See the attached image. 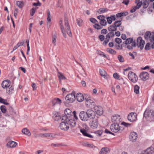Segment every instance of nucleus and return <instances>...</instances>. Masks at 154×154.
<instances>
[{
  "instance_id": "nucleus-15",
  "label": "nucleus",
  "mask_w": 154,
  "mask_h": 154,
  "mask_svg": "<svg viewBox=\"0 0 154 154\" xmlns=\"http://www.w3.org/2000/svg\"><path fill=\"white\" fill-rule=\"evenodd\" d=\"M94 109L96 114L99 116L102 115L103 112L102 106H95Z\"/></svg>"
},
{
  "instance_id": "nucleus-37",
  "label": "nucleus",
  "mask_w": 154,
  "mask_h": 154,
  "mask_svg": "<svg viewBox=\"0 0 154 154\" xmlns=\"http://www.w3.org/2000/svg\"><path fill=\"white\" fill-rule=\"evenodd\" d=\"M139 87L137 85H135L134 88V91L135 93L137 94H138L139 93Z\"/></svg>"
},
{
  "instance_id": "nucleus-3",
  "label": "nucleus",
  "mask_w": 154,
  "mask_h": 154,
  "mask_svg": "<svg viewBox=\"0 0 154 154\" xmlns=\"http://www.w3.org/2000/svg\"><path fill=\"white\" fill-rule=\"evenodd\" d=\"M64 23L66 32L70 37H71L72 36V34L70 26L68 22V19L66 17H65Z\"/></svg>"
},
{
  "instance_id": "nucleus-58",
  "label": "nucleus",
  "mask_w": 154,
  "mask_h": 154,
  "mask_svg": "<svg viewBox=\"0 0 154 154\" xmlns=\"http://www.w3.org/2000/svg\"><path fill=\"white\" fill-rule=\"evenodd\" d=\"M24 43V41H22V42H19L17 45V47H18L22 46L23 45Z\"/></svg>"
},
{
  "instance_id": "nucleus-33",
  "label": "nucleus",
  "mask_w": 154,
  "mask_h": 154,
  "mask_svg": "<svg viewBox=\"0 0 154 154\" xmlns=\"http://www.w3.org/2000/svg\"><path fill=\"white\" fill-rule=\"evenodd\" d=\"M76 22L77 25L79 26H81L83 23V20L81 19L80 18L76 19Z\"/></svg>"
},
{
  "instance_id": "nucleus-10",
  "label": "nucleus",
  "mask_w": 154,
  "mask_h": 154,
  "mask_svg": "<svg viewBox=\"0 0 154 154\" xmlns=\"http://www.w3.org/2000/svg\"><path fill=\"white\" fill-rule=\"evenodd\" d=\"M86 114L88 118L91 119H94L96 116L95 112L91 109H88L86 112Z\"/></svg>"
},
{
  "instance_id": "nucleus-60",
  "label": "nucleus",
  "mask_w": 154,
  "mask_h": 154,
  "mask_svg": "<svg viewBox=\"0 0 154 154\" xmlns=\"http://www.w3.org/2000/svg\"><path fill=\"white\" fill-rule=\"evenodd\" d=\"M142 3L141 1L140 2H138V3L137 4V5L135 6L137 9H139L140 8L141 6Z\"/></svg>"
},
{
  "instance_id": "nucleus-30",
  "label": "nucleus",
  "mask_w": 154,
  "mask_h": 154,
  "mask_svg": "<svg viewBox=\"0 0 154 154\" xmlns=\"http://www.w3.org/2000/svg\"><path fill=\"white\" fill-rule=\"evenodd\" d=\"M117 28L113 24L110 26L108 27V29L110 32H113L116 31Z\"/></svg>"
},
{
  "instance_id": "nucleus-59",
  "label": "nucleus",
  "mask_w": 154,
  "mask_h": 154,
  "mask_svg": "<svg viewBox=\"0 0 154 154\" xmlns=\"http://www.w3.org/2000/svg\"><path fill=\"white\" fill-rule=\"evenodd\" d=\"M107 31L106 29H103L101 31V33L102 34H105L107 33Z\"/></svg>"
},
{
  "instance_id": "nucleus-22",
  "label": "nucleus",
  "mask_w": 154,
  "mask_h": 154,
  "mask_svg": "<svg viewBox=\"0 0 154 154\" xmlns=\"http://www.w3.org/2000/svg\"><path fill=\"white\" fill-rule=\"evenodd\" d=\"M143 154H152L154 153V149L152 147L147 148L144 152Z\"/></svg>"
},
{
  "instance_id": "nucleus-13",
  "label": "nucleus",
  "mask_w": 154,
  "mask_h": 154,
  "mask_svg": "<svg viewBox=\"0 0 154 154\" xmlns=\"http://www.w3.org/2000/svg\"><path fill=\"white\" fill-rule=\"evenodd\" d=\"M51 102L53 106L60 105L62 103L61 100L60 99L57 98L53 99L51 100Z\"/></svg>"
},
{
  "instance_id": "nucleus-62",
  "label": "nucleus",
  "mask_w": 154,
  "mask_h": 154,
  "mask_svg": "<svg viewBox=\"0 0 154 154\" xmlns=\"http://www.w3.org/2000/svg\"><path fill=\"white\" fill-rule=\"evenodd\" d=\"M137 9L136 6H134L132 7V9L130 10V12L131 13H133Z\"/></svg>"
},
{
  "instance_id": "nucleus-47",
  "label": "nucleus",
  "mask_w": 154,
  "mask_h": 154,
  "mask_svg": "<svg viewBox=\"0 0 154 154\" xmlns=\"http://www.w3.org/2000/svg\"><path fill=\"white\" fill-rule=\"evenodd\" d=\"M101 25H100L99 24H95L94 25V27L97 29H100L102 28Z\"/></svg>"
},
{
  "instance_id": "nucleus-25",
  "label": "nucleus",
  "mask_w": 154,
  "mask_h": 154,
  "mask_svg": "<svg viewBox=\"0 0 154 154\" xmlns=\"http://www.w3.org/2000/svg\"><path fill=\"white\" fill-rule=\"evenodd\" d=\"M60 28L61 30V32L63 33L64 37L66 38V35L65 33V31L64 27L62 24V22L61 20L60 21Z\"/></svg>"
},
{
  "instance_id": "nucleus-44",
  "label": "nucleus",
  "mask_w": 154,
  "mask_h": 154,
  "mask_svg": "<svg viewBox=\"0 0 154 154\" xmlns=\"http://www.w3.org/2000/svg\"><path fill=\"white\" fill-rule=\"evenodd\" d=\"M71 112V111L69 109H66L64 111V113L66 116H69Z\"/></svg>"
},
{
  "instance_id": "nucleus-1",
  "label": "nucleus",
  "mask_w": 154,
  "mask_h": 154,
  "mask_svg": "<svg viewBox=\"0 0 154 154\" xmlns=\"http://www.w3.org/2000/svg\"><path fill=\"white\" fill-rule=\"evenodd\" d=\"M144 38L147 41H149L151 42H153L154 41V32H151L148 31L145 32L144 34Z\"/></svg>"
},
{
  "instance_id": "nucleus-36",
  "label": "nucleus",
  "mask_w": 154,
  "mask_h": 154,
  "mask_svg": "<svg viewBox=\"0 0 154 154\" xmlns=\"http://www.w3.org/2000/svg\"><path fill=\"white\" fill-rule=\"evenodd\" d=\"M0 103L4 104L5 105H9V103L6 100L0 97Z\"/></svg>"
},
{
  "instance_id": "nucleus-5",
  "label": "nucleus",
  "mask_w": 154,
  "mask_h": 154,
  "mask_svg": "<svg viewBox=\"0 0 154 154\" xmlns=\"http://www.w3.org/2000/svg\"><path fill=\"white\" fill-rule=\"evenodd\" d=\"M60 127L61 130L64 131H67L69 129V124L67 122L65 119L64 121L60 123Z\"/></svg>"
},
{
  "instance_id": "nucleus-50",
  "label": "nucleus",
  "mask_w": 154,
  "mask_h": 154,
  "mask_svg": "<svg viewBox=\"0 0 154 154\" xmlns=\"http://www.w3.org/2000/svg\"><path fill=\"white\" fill-rule=\"evenodd\" d=\"M150 44L149 42H148L145 47V49L146 50H149L150 49Z\"/></svg>"
},
{
  "instance_id": "nucleus-56",
  "label": "nucleus",
  "mask_w": 154,
  "mask_h": 154,
  "mask_svg": "<svg viewBox=\"0 0 154 154\" xmlns=\"http://www.w3.org/2000/svg\"><path fill=\"white\" fill-rule=\"evenodd\" d=\"M0 109L2 112L4 113L6 112V109L5 106H0Z\"/></svg>"
},
{
  "instance_id": "nucleus-19",
  "label": "nucleus",
  "mask_w": 154,
  "mask_h": 154,
  "mask_svg": "<svg viewBox=\"0 0 154 154\" xmlns=\"http://www.w3.org/2000/svg\"><path fill=\"white\" fill-rule=\"evenodd\" d=\"M11 84V82L8 80L4 81L2 84V86L3 88L5 89L8 88Z\"/></svg>"
},
{
  "instance_id": "nucleus-49",
  "label": "nucleus",
  "mask_w": 154,
  "mask_h": 154,
  "mask_svg": "<svg viewBox=\"0 0 154 154\" xmlns=\"http://www.w3.org/2000/svg\"><path fill=\"white\" fill-rule=\"evenodd\" d=\"M94 133L97 136H100L103 133V131L102 130H98L95 131Z\"/></svg>"
},
{
  "instance_id": "nucleus-40",
  "label": "nucleus",
  "mask_w": 154,
  "mask_h": 154,
  "mask_svg": "<svg viewBox=\"0 0 154 154\" xmlns=\"http://www.w3.org/2000/svg\"><path fill=\"white\" fill-rule=\"evenodd\" d=\"M143 7L144 8H147L149 5V3L147 1L145 0L142 3Z\"/></svg>"
},
{
  "instance_id": "nucleus-26",
  "label": "nucleus",
  "mask_w": 154,
  "mask_h": 154,
  "mask_svg": "<svg viewBox=\"0 0 154 154\" xmlns=\"http://www.w3.org/2000/svg\"><path fill=\"white\" fill-rule=\"evenodd\" d=\"M109 151V149L107 147L103 148L100 151V154H106Z\"/></svg>"
},
{
  "instance_id": "nucleus-12",
  "label": "nucleus",
  "mask_w": 154,
  "mask_h": 154,
  "mask_svg": "<svg viewBox=\"0 0 154 154\" xmlns=\"http://www.w3.org/2000/svg\"><path fill=\"white\" fill-rule=\"evenodd\" d=\"M64 118L66 119L67 122L69 123V126L74 127L76 125V122L73 119L68 118L66 116Z\"/></svg>"
},
{
  "instance_id": "nucleus-11",
  "label": "nucleus",
  "mask_w": 154,
  "mask_h": 154,
  "mask_svg": "<svg viewBox=\"0 0 154 154\" xmlns=\"http://www.w3.org/2000/svg\"><path fill=\"white\" fill-rule=\"evenodd\" d=\"M139 77L142 80L146 81L149 79V76L147 72H143L140 74Z\"/></svg>"
},
{
  "instance_id": "nucleus-4",
  "label": "nucleus",
  "mask_w": 154,
  "mask_h": 154,
  "mask_svg": "<svg viewBox=\"0 0 154 154\" xmlns=\"http://www.w3.org/2000/svg\"><path fill=\"white\" fill-rule=\"evenodd\" d=\"M128 79L134 83H135L138 80V77L136 74L132 71L129 72L128 74Z\"/></svg>"
},
{
  "instance_id": "nucleus-2",
  "label": "nucleus",
  "mask_w": 154,
  "mask_h": 154,
  "mask_svg": "<svg viewBox=\"0 0 154 154\" xmlns=\"http://www.w3.org/2000/svg\"><path fill=\"white\" fill-rule=\"evenodd\" d=\"M75 99V96L74 94H67L65 97V100L66 102H65L64 103L66 105V103H73Z\"/></svg>"
},
{
  "instance_id": "nucleus-57",
  "label": "nucleus",
  "mask_w": 154,
  "mask_h": 154,
  "mask_svg": "<svg viewBox=\"0 0 154 154\" xmlns=\"http://www.w3.org/2000/svg\"><path fill=\"white\" fill-rule=\"evenodd\" d=\"M90 21L93 23H95L96 22H97V20L94 18H91L90 19Z\"/></svg>"
},
{
  "instance_id": "nucleus-64",
  "label": "nucleus",
  "mask_w": 154,
  "mask_h": 154,
  "mask_svg": "<svg viewBox=\"0 0 154 154\" xmlns=\"http://www.w3.org/2000/svg\"><path fill=\"white\" fill-rule=\"evenodd\" d=\"M129 2V0H123L122 3L123 4L126 5H128Z\"/></svg>"
},
{
  "instance_id": "nucleus-52",
  "label": "nucleus",
  "mask_w": 154,
  "mask_h": 154,
  "mask_svg": "<svg viewBox=\"0 0 154 154\" xmlns=\"http://www.w3.org/2000/svg\"><path fill=\"white\" fill-rule=\"evenodd\" d=\"M121 124L122 125H124L125 127H130L131 125L130 124L128 123H127L125 122H122L121 123Z\"/></svg>"
},
{
  "instance_id": "nucleus-16",
  "label": "nucleus",
  "mask_w": 154,
  "mask_h": 154,
  "mask_svg": "<svg viewBox=\"0 0 154 154\" xmlns=\"http://www.w3.org/2000/svg\"><path fill=\"white\" fill-rule=\"evenodd\" d=\"M86 113L84 111H81L79 115L80 118L82 121H87L88 120V116H86Z\"/></svg>"
},
{
  "instance_id": "nucleus-8",
  "label": "nucleus",
  "mask_w": 154,
  "mask_h": 154,
  "mask_svg": "<svg viewBox=\"0 0 154 154\" xmlns=\"http://www.w3.org/2000/svg\"><path fill=\"white\" fill-rule=\"evenodd\" d=\"M137 42L138 47L140 48L141 50H142L144 47L145 42L143 40L141 36L138 37Z\"/></svg>"
},
{
  "instance_id": "nucleus-35",
  "label": "nucleus",
  "mask_w": 154,
  "mask_h": 154,
  "mask_svg": "<svg viewBox=\"0 0 154 154\" xmlns=\"http://www.w3.org/2000/svg\"><path fill=\"white\" fill-rule=\"evenodd\" d=\"M16 4L19 8H22L24 5V2L23 1H17Z\"/></svg>"
},
{
  "instance_id": "nucleus-39",
  "label": "nucleus",
  "mask_w": 154,
  "mask_h": 154,
  "mask_svg": "<svg viewBox=\"0 0 154 154\" xmlns=\"http://www.w3.org/2000/svg\"><path fill=\"white\" fill-rule=\"evenodd\" d=\"M115 36V34L113 32H111L108 33L106 35V37L110 39V38L113 37Z\"/></svg>"
},
{
  "instance_id": "nucleus-7",
  "label": "nucleus",
  "mask_w": 154,
  "mask_h": 154,
  "mask_svg": "<svg viewBox=\"0 0 154 154\" xmlns=\"http://www.w3.org/2000/svg\"><path fill=\"white\" fill-rule=\"evenodd\" d=\"M111 131L115 133H117L121 130L119 125L117 123H114L112 124L110 127Z\"/></svg>"
},
{
  "instance_id": "nucleus-21",
  "label": "nucleus",
  "mask_w": 154,
  "mask_h": 154,
  "mask_svg": "<svg viewBox=\"0 0 154 154\" xmlns=\"http://www.w3.org/2000/svg\"><path fill=\"white\" fill-rule=\"evenodd\" d=\"M85 98L83 95L81 93H79L77 94L76 99L79 102H81L82 101L85 99Z\"/></svg>"
},
{
  "instance_id": "nucleus-27",
  "label": "nucleus",
  "mask_w": 154,
  "mask_h": 154,
  "mask_svg": "<svg viewBox=\"0 0 154 154\" xmlns=\"http://www.w3.org/2000/svg\"><path fill=\"white\" fill-rule=\"evenodd\" d=\"M39 135L40 137H53L54 135L52 134L45 133L40 134Z\"/></svg>"
},
{
  "instance_id": "nucleus-43",
  "label": "nucleus",
  "mask_w": 154,
  "mask_h": 154,
  "mask_svg": "<svg viewBox=\"0 0 154 154\" xmlns=\"http://www.w3.org/2000/svg\"><path fill=\"white\" fill-rule=\"evenodd\" d=\"M108 10L106 8H101L99 9L97 11V12H98L99 11H100V14L101 13H103L105 12H107L108 11Z\"/></svg>"
},
{
  "instance_id": "nucleus-61",
  "label": "nucleus",
  "mask_w": 154,
  "mask_h": 154,
  "mask_svg": "<svg viewBox=\"0 0 154 154\" xmlns=\"http://www.w3.org/2000/svg\"><path fill=\"white\" fill-rule=\"evenodd\" d=\"M106 19L107 20V22L109 24H111L112 23V19L110 17H107L106 18Z\"/></svg>"
},
{
  "instance_id": "nucleus-23",
  "label": "nucleus",
  "mask_w": 154,
  "mask_h": 154,
  "mask_svg": "<svg viewBox=\"0 0 154 154\" xmlns=\"http://www.w3.org/2000/svg\"><path fill=\"white\" fill-rule=\"evenodd\" d=\"M17 143L13 141H9L7 144V146L10 148H14L16 146Z\"/></svg>"
},
{
  "instance_id": "nucleus-6",
  "label": "nucleus",
  "mask_w": 154,
  "mask_h": 154,
  "mask_svg": "<svg viewBox=\"0 0 154 154\" xmlns=\"http://www.w3.org/2000/svg\"><path fill=\"white\" fill-rule=\"evenodd\" d=\"M99 125V124L97 117V118H95L94 119L92 120L89 124L90 127L92 129H97Z\"/></svg>"
},
{
  "instance_id": "nucleus-14",
  "label": "nucleus",
  "mask_w": 154,
  "mask_h": 154,
  "mask_svg": "<svg viewBox=\"0 0 154 154\" xmlns=\"http://www.w3.org/2000/svg\"><path fill=\"white\" fill-rule=\"evenodd\" d=\"M85 103L86 106L95 105V104L93 100L91 99V97L89 96L88 98L85 97Z\"/></svg>"
},
{
  "instance_id": "nucleus-38",
  "label": "nucleus",
  "mask_w": 154,
  "mask_h": 154,
  "mask_svg": "<svg viewBox=\"0 0 154 154\" xmlns=\"http://www.w3.org/2000/svg\"><path fill=\"white\" fill-rule=\"evenodd\" d=\"M121 20H118L115 21L113 25L116 28L119 26L121 25Z\"/></svg>"
},
{
  "instance_id": "nucleus-9",
  "label": "nucleus",
  "mask_w": 154,
  "mask_h": 154,
  "mask_svg": "<svg viewBox=\"0 0 154 154\" xmlns=\"http://www.w3.org/2000/svg\"><path fill=\"white\" fill-rule=\"evenodd\" d=\"M128 120L131 122H134L137 119V115L136 113L131 112L130 113L128 117Z\"/></svg>"
},
{
  "instance_id": "nucleus-31",
  "label": "nucleus",
  "mask_w": 154,
  "mask_h": 154,
  "mask_svg": "<svg viewBox=\"0 0 154 154\" xmlns=\"http://www.w3.org/2000/svg\"><path fill=\"white\" fill-rule=\"evenodd\" d=\"M22 132L24 134H26L28 136H30L31 135V133L26 128H24L23 129Z\"/></svg>"
},
{
  "instance_id": "nucleus-45",
  "label": "nucleus",
  "mask_w": 154,
  "mask_h": 154,
  "mask_svg": "<svg viewBox=\"0 0 154 154\" xmlns=\"http://www.w3.org/2000/svg\"><path fill=\"white\" fill-rule=\"evenodd\" d=\"M100 24L101 26H105L107 24V22L105 19H101L100 21Z\"/></svg>"
},
{
  "instance_id": "nucleus-51",
  "label": "nucleus",
  "mask_w": 154,
  "mask_h": 154,
  "mask_svg": "<svg viewBox=\"0 0 154 154\" xmlns=\"http://www.w3.org/2000/svg\"><path fill=\"white\" fill-rule=\"evenodd\" d=\"M26 43L27 44V52L26 53V54H28L29 53V51L30 50V47L29 45V41L28 39H27L26 40Z\"/></svg>"
},
{
  "instance_id": "nucleus-18",
  "label": "nucleus",
  "mask_w": 154,
  "mask_h": 154,
  "mask_svg": "<svg viewBox=\"0 0 154 154\" xmlns=\"http://www.w3.org/2000/svg\"><path fill=\"white\" fill-rule=\"evenodd\" d=\"M125 44L127 45L131 43V45L134 47H135L137 45V43L135 41H133V39L132 38H129L126 39L125 41Z\"/></svg>"
},
{
  "instance_id": "nucleus-63",
  "label": "nucleus",
  "mask_w": 154,
  "mask_h": 154,
  "mask_svg": "<svg viewBox=\"0 0 154 154\" xmlns=\"http://www.w3.org/2000/svg\"><path fill=\"white\" fill-rule=\"evenodd\" d=\"M113 77L116 79H118L119 78V75L116 73H115L113 74Z\"/></svg>"
},
{
  "instance_id": "nucleus-29",
  "label": "nucleus",
  "mask_w": 154,
  "mask_h": 154,
  "mask_svg": "<svg viewBox=\"0 0 154 154\" xmlns=\"http://www.w3.org/2000/svg\"><path fill=\"white\" fill-rule=\"evenodd\" d=\"M83 145L85 146L88 147L90 148H94L95 147V146L93 144L87 142H85L83 143Z\"/></svg>"
},
{
  "instance_id": "nucleus-48",
  "label": "nucleus",
  "mask_w": 154,
  "mask_h": 154,
  "mask_svg": "<svg viewBox=\"0 0 154 154\" xmlns=\"http://www.w3.org/2000/svg\"><path fill=\"white\" fill-rule=\"evenodd\" d=\"M36 11V8H32L30 10V15L31 16H32L34 15Z\"/></svg>"
},
{
  "instance_id": "nucleus-32",
  "label": "nucleus",
  "mask_w": 154,
  "mask_h": 154,
  "mask_svg": "<svg viewBox=\"0 0 154 154\" xmlns=\"http://www.w3.org/2000/svg\"><path fill=\"white\" fill-rule=\"evenodd\" d=\"M57 76L60 80H65L66 79L65 77L61 72H58Z\"/></svg>"
},
{
  "instance_id": "nucleus-46",
  "label": "nucleus",
  "mask_w": 154,
  "mask_h": 154,
  "mask_svg": "<svg viewBox=\"0 0 154 154\" xmlns=\"http://www.w3.org/2000/svg\"><path fill=\"white\" fill-rule=\"evenodd\" d=\"M118 60L120 62H123L124 61V58L121 55H119L118 56Z\"/></svg>"
},
{
  "instance_id": "nucleus-17",
  "label": "nucleus",
  "mask_w": 154,
  "mask_h": 154,
  "mask_svg": "<svg viewBox=\"0 0 154 154\" xmlns=\"http://www.w3.org/2000/svg\"><path fill=\"white\" fill-rule=\"evenodd\" d=\"M137 138V134L134 132H131L129 135V138L130 140L132 142L135 141Z\"/></svg>"
},
{
  "instance_id": "nucleus-55",
  "label": "nucleus",
  "mask_w": 154,
  "mask_h": 154,
  "mask_svg": "<svg viewBox=\"0 0 154 154\" xmlns=\"http://www.w3.org/2000/svg\"><path fill=\"white\" fill-rule=\"evenodd\" d=\"M98 38L101 41H103L105 39L104 36L102 35H99Z\"/></svg>"
},
{
  "instance_id": "nucleus-34",
  "label": "nucleus",
  "mask_w": 154,
  "mask_h": 154,
  "mask_svg": "<svg viewBox=\"0 0 154 154\" xmlns=\"http://www.w3.org/2000/svg\"><path fill=\"white\" fill-rule=\"evenodd\" d=\"M100 75L103 77L104 78H105V77H107V73L106 72H105V70L103 69L102 70H100Z\"/></svg>"
},
{
  "instance_id": "nucleus-41",
  "label": "nucleus",
  "mask_w": 154,
  "mask_h": 154,
  "mask_svg": "<svg viewBox=\"0 0 154 154\" xmlns=\"http://www.w3.org/2000/svg\"><path fill=\"white\" fill-rule=\"evenodd\" d=\"M107 51L111 54H115L116 53V51L111 48H108L107 49Z\"/></svg>"
},
{
  "instance_id": "nucleus-28",
  "label": "nucleus",
  "mask_w": 154,
  "mask_h": 154,
  "mask_svg": "<svg viewBox=\"0 0 154 154\" xmlns=\"http://www.w3.org/2000/svg\"><path fill=\"white\" fill-rule=\"evenodd\" d=\"M53 118L54 120L58 121L60 119V116L59 113L56 112L53 114Z\"/></svg>"
},
{
  "instance_id": "nucleus-53",
  "label": "nucleus",
  "mask_w": 154,
  "mask_h": 154,
  "mask_svg": "<svg viewBox=\"0 0 154 154\" xmlns=\"http://www.w3.org/2000/svg\"><path fill=\"white\" fill-rule=\"evenodd\" d=\"M109 38L106 37L105 40L103 42V45H106L109 41Z\"/></svg>"
},
{
  "instance_id": "nucleus-54",
  "label": "nucleus",
  "mask_w": 154,
  "mask_h": 154,
  "mask_svg": "<svg viewBox=\"0 0 154 154\" xmlns=\"http://www.w3.org/2000/svg\"><path fill=\"white\" fill-rule=\"evenodd\" d=\"M115 41L118 44H119L122 42L121 39L118 38H116L115 39Z\"/></svg>"
},
{
  "instance_id": "nucleus-20",
  "label": "nucleus",
  "mask_w": 154,
  "mask_h": 154,
  "mask_svg": "<svg viewBox=\"0 0 154 154\" xmlns=\"http://www.w3.org/2000/svg\"><path fill=\"white\" fill-rule=\"evenodd\" d=\"M120 119L121 118L119 116L116 115L112 116L111 120L112 122L117 123L120 122Z\"/></svg>"
},
{
  "instance_id": "nucleus-24",
  "label": "nucleus",
  "mask_w": 154,
  "mask_h": 154,
  "mask_svg": "<svg viewBox=\"0 0 154 154\" xmlns=\"http://www.w3.org/2000/svg\"><path fill=\"white\" fill-rule=\"evenodd\" d=\"M80 131L84 136L91 138H93V136L88 133L84 129H81Z\"/></svg>"
},
{
  "instance_id": "nucleus-42",
  "label": "nucleus",
  "mask_w": 154,
  "mask_h": 154,
  "mask_svg": "<svg viewBox=\"0 0 154 154\" xmlns=\"http://www.w3.org/2000/svg\"><path fill=\"white\" fill-rule=\"evenodd\" d=\"M57 39V36L55 35H54L52 38V43L54 46L56 45V42Z\"/></svg>"
}]
</instances>
